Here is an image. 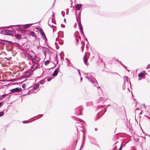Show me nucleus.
<instances>
[{
    "mask_svg": "<svg viewBox=\"0 0 150 150\" xmlns=\"http://www.w3.org/2000/svg\"><path fill=\"white\" fill-rule=\"evenodd\" d=\"M100 87V86H98V89Z\"/></svg>",
    "mask_w": 150,
    "mask_h": 150,
    "instance_id": "obj_54",
    "label": "nucleus"
},
{
    "mask_svg": "<svg viewBox=\"0 0 150 150\" xmlns=\"http://www.w3.org/2000/svg\"><path fill=\"white\" fill-rule=\"evenodd\" d=\"M14 32L12 30H2L0 32L1 34L7 35H11Z\"/></svg>",
    "mask_w": 150,
    "mask_h": 150,
    "instance_id": "obj_2",
    "label": "nucleus"
},
{
    "mask_svg": "<svg viewBox=\"0 0 150 150\" xmlns=\"http://www.w3.org/2000/svg\"><path fill=\"white\" fill-rule=\"evenodd\" d=\"M79 37L80 38H81V37L80 36H79Z\"/></svg>",
    "mask_w": 150,
    "mask_h": 150,
    "instance_id": "obj_57",
    "label": "nucleus"
},
{
    "mask_svg": "<svg viewBox=\"0 0 150 150\" xmlns=\"http://www.w3.org/2000/svg\"><path fill=\"white\" fill-rule=\"evenodd\" d=\"M59 68L56 69L54 71L53 73L52 74V76H55L57 75V74L59 71Z\"/></svg>",
    "mask_w": 150,
    "mask_h": 150,
    "instance_id": "obj_6",
    "label": "nucleus"
},
{
    "mask_svg": "<svg viewBox=\"0 0 150 150\" xmlns=\"http://www.w3.org/2000/svg\"><path fill=\"white\" fill-rule=\"evenodd\" d=\"M25 121H23V122H23V123H25Z\"/></svg>",
    "mask_w": 150,
    "mask_h": 150,
    "instance_id": "obj_46",
    "label": "nucleus"
},
{
    "mask_svg": "<svg viewBox=\"0 0 150 150\" xmlns=\"http://www.w3.org/2000/svg\"><path fill=\"white\" fill-rule=\"evenodd\" d=\"M78 25H79V29H80V30L81 32H83V28H82V25L81 23V21H80L79 22Z\"/></svg>",
    "mask_w": 150,
    "mask_h": 150,
    "instance_id": "obj_12",
    "label": "nucleus"
},
{
    "mask_svg": "<svg viewBox=\"0 0 150 150\" xmlns=\"http://www.w3.org/2000/svg\"><path fill=\"white\" fill-rule=\"evenodd\" d=\"M22 89L21 88H19L18 87L16 88H15L12 89L11 91L13 93H14L15 92H17L18 93L20 92L22 90Z\"/></svg>",
    "mask_w": 150,
    "mask_h": 150,
    "instance_id": "obj_4",
    "label": "nucleus"
},
{
    "mask_svg": "<svg viewBox=\"0 0 150 150\" xmlns=\"http://www.w3.org/2000/svg\"><path fill=\"white\" fill-rule=\"evenodd\" d=\"M3 150H5V149H4Z\"/></svg>",
    "mask_w": 150,
    "mask_h": 150,
    "instance_id": "obj_62",
    "label": "nucleus"
},
{
    "mask_svg": "<svg viewBox=\"0 0 150 150\" xmlns=\"http://www.w3.org/2000/svg\"><path fill=\"white\" fill-rule=\"evenodd\" d=\"M7 94H4V95H2L0 99H3L5 97L7 96Z\"/></svg>",
    "mask_w": 150,
    "mask_h": 150,
    "instance_id": "obj_19",
    "label": "nucleus"
},
{
    "mask_svg": "<svg viewBox=\"0 0 150 150\" xmlns=\"http://www.w3.org/2000/svg\"><path fill=\"white\" fill-rule=\"evenodd\" d=\"M81 48L82 49V52H83L84 49V47H83V45L81 47Z\"/></svg>",
    "mask_w": 150,
    "mask_h": 150,
    "instance_id": "obj_30",
    "label": "nucleus"
},
{
    "mask_svg": "<svg viewBox=\"0 0 150 150\" xmlns=\"http://www.w3.org/2000/svg\"><path fill=\"white\" fill-rule=\"evenodd\" d=\"M1 43H4L5 44H6L8 43V41L6 40H2L1 41Z\"/></svg>",
    "mask_w": 150,
    "mask_h": 150,
    "instance_id": "obj_22",
    "label": "nucleus"
},
{
    "mask_svg": "<svg viewBox=\"0 0 150 150\" xmlns=\"http://www.w3.org/2000/svg\"><path fill=\"white\" fill-rule=\"evenodd\" d=\"M116 61H117V62H119V61L118 59L116 60Z\"/></svg>",
    "mask_w": 150,
    "mask_h": 150,
    "instance_id": "obj_51",
    "label": "nucleus"
},
{
    "mask_svg": "<svg viewBox=\"0 0 150 150\" xmlns=\"http://www.w3.org/2000/svg\"><path fill=\"white\" fill-rule=\"evenodd\" d=\"M64 11H62L61 12V14L63 17L64 16L65 12L67 15H68L69 13V10H64Z\"/></svg>",
    "mask_w": 150,
    "mask_h": 150,
    "instance_id": "obj_11",
    "label": "nucleus"
},
{
    "mask_svg": "<svg viewBox=\"0 0 150 150\" xmlns=\"http://www.w3.org/2000/svg\"><path fill=\"white\" fill-rule=\"evenodd\" d=\"M79 121L81 122H83V123L84 122L82 120L80 119H79Z\"/></svg>",
    "mask_w": 150,
    "mask_h": 150,
    "instance_id": "obj_31",
    "label": "nucleus"
},
{
    "mask_svg": "<svg viewBox=\"0 0 150 150\" xmlns=\"http://www.w3.org/2000/svg\"><path fill=\"white\" fill-rule=\"evenodd\" d=\"M82 108L81 106H80L78 108H76L75 109V110L76 112H78L77 114L79 115H81V111L82 110Z\"/></svg>",
    "mask_w": 150,
    "mask_h": 150,
    "instance_id": "obj_3",
    "label": "nucleus"
},
{
    "mask_svg": "<svg viewBox=\"0 0 150 150\" xmlns=\"http://www.w3.org/2000/svg\"><path fill=\"white\" fill-rule=\"evenodd\" d=\"M81 33H82L83 35V37H84V38H85V35L84 34V33L83 32H83H81Z\"/></svg>",
    "mask_w": 150,
    "mask_h": 150,
    "instance_id": "obj_32",
    "label": "nucleus"
},
{
    "mask_svg": "<svg viewBox=\"0 0 150 150\" xmlns=\"http://www.w3.org/2000/svg\"><path fill=\"white\" fill-rule=\"evenodd\" d=\"M30 57H31V59L32 58H34V57H33V56H31L30 55Z\"/></svg>",
    "mask_w": 150,
    "mask_h": 150,
    "instance_id": "obj_45",
    "label": "nucleus"
},
{
    "mask_svg": "<svg viewBox=\"0 0 150 150\" xmlns=\"http://www.w3.org/2000/svg\"><path fill=\"white\" fill-rule=\"evenodd\" d=\"M149 119H150V117H147Z\"/></svg>",
    "mask_w": 150,
    "mask_h": 150,
    "instance_id": "obj_52",
    "label": "nucleus"
},
{
    "mask_svg": "<svg viewBox=\"0 0 150 150\" xmlns=\"http://www.w3.org/2000/svg\"><path fill=\"white\" fill-rule=\"evenodd\" d=\"M146 150H148V149H146Z\"/></svg>",
    "mask_w": 150,
    "mask_h": 150,
    "instance_id": "obj_58",
    "label": "nucleus"
},
{
    "mask_svg": "<svg viewBox=\"0 0 150 150\" xmlns=\"http://www.w3.org/2000/svg\"><path fill=\"white\" fill-rule=\"evenodd\" d=\"M11 25V26L12 27H14L16 26H18V25Z\"/></svg>",
    "mask_w": 150,
    "mask_h": 150,
    "instance_id": "obj_37",
    "label": "nucleus"
},
{
    "mask_svg": "<svg viewBox=\"0 0 150 150\" xmlns=\"http://www.w3.org/2000/svg\"><path fill=\"white\" fill-rule=\"evenodd\" d=\"M15 37L16 38L18 39V40H20L21 39V35L20 34H15Z\"/></svg>",
    "mask_w": 150,
    "mask_h": 150,
    "instance_id": "obj_7",
    "label": "nucleus"
},
{
    "mask_svg": "<svg viewBox=\"0 0 150 150\" xmlns=\"http://www.w3.org/2000/svg\"><path fill=\"white\" fill-rule=\"evenodd\" d=\"M140 79H140L139 78V80H140Z\"/></svg>",
    "mask_w": 150,
    "mask_h": 150,
    "instance_id": "obj_60",
    "label": "nucleus"
},
{
    "mask_svg": "<svg viewBox=\"0 0 150 150\" xmlns=\"http://www.w3.org/2000/svg\"><path fill=\"white\" fill-rule=\"evenodd\" d=\"M74 8V6L73 7V8Z\"/></svg>",
    "mask_w": 150,
    "mask_h": 150,
    "instance_id": "obj_61",
    "label": "nucleus"
},
{
    "mask_svg": "<svg viewBox=\"0 0 150 150\" xmlns=\"http://www.w3.org/2000/svg\"><path fill=\"white\" fill-rule=\"evenodd\" d=\"M34 58L37 62H38L40 59V58L36 55H35Z\"/></svg>",
    "mask_w": 150,
    "mask_h": 150,
    "instance_id": "obj_17",
    "label": "nucleus"
},
{
    "mask_svg": "<svg viewBox=\"0 0 150 150\" xmlns=\"http://www.w3.org/2000/svg\"><path fill=\"white\" fill-rule=\"evenodd\" d=\"M39 31L42 36H43L44 38H46V36L42 30V29H40V30Z\"/></svg>",
    "mask_w": 150,
    "mask_h": 150,
    "instance_id": "obj_14",
    "label": "nucleus"
},
{
    "mask_svg": "<svg viewBox=\"0 0 150 150\" xmlns=\"http://www.w3.org/2000/svg\"><path fill=\"white\" fill-rule=\"evenodd\" d=\"M22 87L23 88H25V84H23L22 85Z\"/></svg>",
    "mask_w": 150,
    "mask_h": 150,
    "instance_id": "obj_27",
    "label": "nucleus"
},
{
    "mask_svg": "<svg viewBox=\"0 0 150 150\" xmlns=\"http://www.w3.org/2000/svg\"><path fill=\"white\" fill-rule=\"evenodd\" d=\"M51 22L52 23H53L52 18H49V22L48 23V24L49 26L52 27L53 25L52 24L51 25L50 24Z\"/></svg>",
    "mask_w": 150,
    "mask_h": 150,
    "instance_id": "obj_8",
    "label": "nucleus"
},
{
    "mask_svg": "<svg viewBox=\"0 0 150 150\" xmlns=\"http://www.w3.org/2000/svg\"><path fill=\"white\" fill-rule=\"evenodd\" d=\"M122 149V145H121V146L120 147L119 150H121Z\"/></svg>",
    "mask_w": 150,
    "mask_h": 150,
    "instance_id": "obj_35",
    "label": "nucleus"
},
{
    "mask_svg": "<svg viewBox=\"0 0 150 150\" xmlns=\"http://www.w3.org/2000/svg\"><path fill=\"white\" fill-rule=\"evenodd\" d=\"M81 4H77L75 6L76 9H81Z\"/></svg>",
    "mask_w": 150,
    "mask_h": 150,
    "instance_id": "obj_13",
    "label": "nucleus"
},
{
    "mask_svg": "<svg viewBox=\"0 0 150 150\" xmlns=\"http://www.w3.org/2000/svg\"><path fill=\"white\" fill-rule=\"evenodd\" d=\"M4 114V112L3 111H1L0 112V117L3 116Z\"/></svg>",
    "mask_w": 150,
    "mask_h": 150,
    "instance_id": "obj_25",
    "label": "nucleus"
},
{
    "mask_svg": "<svg viewBox=\"0 0 150 150\" xmlns=\"http://www.w3.org/2000/svg\"><path fill=\"white\" fill-rule=\"evenodd\" d=\"M75 12L76 16L77 12V11H76H76H75Z\"/></svg>",
    "mask_w": 150,
    "mask_h": 150,
    "instance_id": "obj_43",
    "label": "nucleus"
},
{
    "mask_svg": "<svg viewBox=\"0 0 150 150\" xmlns=\"http://www.w3.org/2000/svg\"><path fill=\"white\" fill-rule=\"evenodd\" d=\"M82 147H83V146L82 145V146H81V148H80V149H79V150H81V148Z\"/></svg>",
    "mask_w": 150,
    "mask_h": 150,
    "instance_id": "obj_47",
    "label": "nucleus"
},
{
    "mask_svg": "<svg viewBox=\"0 0 150 150\" xmlns=\"http://www.w3.org/2000/svg\"><path fill=\"white\" fill-rule=\"evenodd\" d=\"M51 80V79L48 78L47 79V81H50Z\"/></svg>",
    "mask_w": 150,
    "mask_h": 150,
    "instance_id": "obj_36",
    "label": "nucleus"
},
{
    "mask_svg": "<svg viewBox=\"0 0 150 150\" xmlns=\"http://www.w3.org/2000/svg\"><path fill=\"white\" fill-rule=\"evenodd\" d=\"M65 19H64V21H65Z\"/></svg>",
    "mask_w": 150,
    "mask_h": 150,
    "instance_id": "obj_63",
    "label": "nucleus"
},
{
    "mask_svg": "<svg viewBox=\"0 0 150 150\" xmlns=\"http://www.w3.org/2000/svg\"><path fill=\"white\" fill-rule=\"evenodd\" d=\"M82 80V77H81L80 78V81H81Z\"/></svg>",
    "mask_w": 150,
    "mask_h": 150,
    "instance_id": "obj_44",
    "label": "nucleus"
},
{
    "mask_svg": "<svg viewBox=\"0 0 150 150\" xmlns=\"http://www.w3.org/2000/svg\"><path fill=\"white\" fill-rule=\"evenodd\" d=\"M78 73H79V76H81V73H80V71H79L80 70H79V69H78Z\"/></svg>",
    "mask_w": 150,
    "mask_h": 150,
    "instance_id": "obj_34",
    "label": "nucleus"
},
{
    "mask_svg": "<svg viewBox=\"0 0 150 150\" xmlns=\"http://www.w3.org/2000/svg\"><path fill=\"white\" fill-rule=\"evenodd\" d=\"M138 75L139 78L144 77L145 76L144 71L143 72L139 73Z\"/></svg>",
    "mask_w": 150,
    "mask_h": 150,
    "instance_id": "obj_9",
    "label": "nucleus"
},
{
    "mask_svg": "<svg viewBox=\"0 0 150 150\" xmlns=\"http://www.w3.org/2000/svg\"><path fill=\"white\" fill-rule=\"evenodd\" d=\"M110 105L109 104V105H107V106H110Z\"/></svg>",
    "mask_w": 150,
    "mask_h": 150,
    "instance_id": "obj_48",
    "label": "nucleus"
},
{
    "mask_svg": "<svg viewBox=\"0 0 150 150\" xmlns=\"http://www.w3.org/2000/svg\"><path fill=\"white\" fill-rule=\"evenodd\" d=\"M33 23H30V24H27L25 25V26H24L25 28H28L30 26L32 25Z\"/></svg>",
    "mask_w": 150,
    "mask_h": 150,
    "instance_id": "obj_16",
    "label": "nucleus"
},
{
    "mask_svg": "<svg viewBox=\"0 0 150 150\" xmlns=\"http://www.w3.org/2000/svg\"><path fill=\"white\" fill-rule=\"evenodd\" d=\"M43 48H44V49H45V50H48V48H46V47H43Z\"/></svg>",
    "mask_w": 150,
    "mask_h": 150,
    "instance_id": "obj_41",
    "label": "nucleus"
},
{
    "mask_svg": "<svg viewBox=\"0 0 150 150\" xmlns=\"http://www.w3.org/2000/svg\"><path fill=\"white\" fill-rule=\"evenodd\" d=\"M31 59L32 61V62L33 63H35L36 64H38V63H36L37 61H36V60L35 59L34 57V58H32Z\"/></svg>",
    "mask_w": 150,
    "mask_h": 150,
    "instance_id": "obj_18",
    "label": "nucleus"
},
{
    "mask_svg": "<svg viewBox=\"0 0 150 150\" xmlns=\"http://www.w3.org/2000/svg\"><path fill=\"white\" fill-rule=\"evenodd\" d=\"M85 39H86V40H87V38H85Z\"/></svg>",
    "mask_w": 150,
    "mask_h": 150,
    "instance_id": "obj_59",
    "label": "nucleus"
},
{
    "mask_svg": "<svg viewBox=\"0 0 150 150\" xmlns=\"http://www.w3.org/2000/svg\"><path fill=\"white\" fill-rule=\"evenodd\" d=\"M50 62V61L49 60H47L45 61V65H47Z\"/></svg>",
    "mask_w": 150,
    "mask_h": 150,
    "instance_id": "obj_24",
    "label": "nucleus"
},
{
    "mask_svg": "<svg viewBox=\"0 0 150 150\" xmlns=\"http://www.w3.org/2000/svg\"><path fill=\"white\" fill-rule=\"evenodd\" d=\"M43 116V115H38V117H37V119H39V118H40V117H42Z\"/></svg>",
    "mask_w": 150,
    "mask_h": 150,
    "instance_id": "obj_28",
    "label": "nucleus"
},
{
    "mask_svg": "<svg viewBox=\"0 0 150 150\" xmlns=\"http://www.w3.org/2000/svg\"><path fill=\"white\" fill-rule=\"evenodd\" d=\"M30 74V73L29 72H26L24 74V76H29Z\"/></svg>",
    "mask_w": 150,
    "mask_h": 150,
    "instance_id": "obj_23",
    "label": "nucleus"
},
{
    "mask_svg": "<svg viewBox=\"0 0 150 150\" xmlns=\"http://www.w3.org/2000/svg\"><path fill=\"white\" fill-rule=\"evenodd\" d=\"M65 25H63V24H62L61 25V26L62 27V28H64L65 27Z\"/></svg>",
    "mask_w": 150,
    "mask_h": 150,
    "instance_id": "obj_33",
    "label": "nucleus"
},
{
    "mask_svg": "<svg viewBox=\"0 0 150 150\" xmlns=\"http://www.w3.org/2000/svg\"><path fill=\"white\" fill-rule=\"evenodd\" d=\"M106 110H107V109H105L104 110L103 112H106Z\"/></svg>",
    "mask_w": 150,
    "mask_h": 150,
    "instance_id": "obj_40",
    "label": "nucleus"
},
{
    "mask_svg": "<svg viewBox=\"0 0 150 150\" xmlns=\"http://www.w3.org/2000/svg\"><path fill=\"white\" fill-rule=\"evenodd\" d=\"M3 105V103H0V107H1Z\"/></svg>",
    "mask_w": 150,
    "mask_h": 150,
    "instance_id": "obj_38",
    "label": "nucleus"
},
{
    "mask_svg": "<svg viewBox=\"0 0 150 150\" xmlns=\"http://www.w3.org/2000/svg\"><path fill=\"white\" fill-rule=\"evenodd\" d=\"M146 68L148 69H150V64L148 65Z\"/></svg>",
    "mask_w": 150,
    "mask_h": 150,
    "instance_id": "obj_29",
    "label": "nucleus"
},
{
    "mask_svg": "<svg viewBox=\"0 0 150 150\" xmlns=\"http://www.w3.org/2000/svg\"><path fill=\"white\" fill-rule=\"evenodd\" d=\"M128 84V81L127 79H126V81H125L124 82V85L123 86V89L125 90L127 87V86Z\"/></svg>",
    "mask_w": 150,
    "mask_h": 150,
    "instance_id": "obj_5",
    "label": "nucleus"
},
{
    "mask_svg": "<svg viewBox=\"0 0 150 150\" xmlns=\"http://www.w3.org/2000/svg\"><path fill=\"white\" fill-rule=\"evenodd\" d=\"M39 84H36L33 87V89H37L39 87Z\"/></svg>",
    "mask_w": 150,
    "mask_h": 150,
    "instance_id": "obj_21",
    "label": "nucleus"
},
{
    "mask_svg": "<svg viewBox=\"0 0 150 150\" xmlns=\"http://www.w3.org/2000/svg\"><path fill=\"white\" fill-rule=\"evenodd\" d=\"M137 110H139V108H137Z\"/></svg>",
    "mask_w": 150,
    "mask_h": 150,
    "instance_id": "obj_56",
    "label": "nucleus"
},
{
    "mask_svg": "<svg viewBox=\"0 0 150 150\" xmlns=\"http://www.w3.org/2000/svg\"><path fill=\"white\" fill-rule=\"evenodd\" d=\"M95 131H97V128H95Z\"/></svg>",
    "mask_w": 150,
    "mask_h": 150,
    "instance_id": "obj_50",
    "label": "nucleus"
},
{
    "mask_svg": "<svg viewBox=\"0 0 150 150\" xmlns=\"http://www.w3.org/2000/svg\"><path fill=\"white\" fill-rule=\"evenodd\" d=\"M85 77L89 81L91 82L96 87H97V85H98V83L93 76L91 73H85Z\"/></svg>",
    "mask_w": 150,
    "mask_h": 150,
    "instance_id": "obj_1",
    "label": "nucleus"
},
{
    "mask_svg": "<svg viewBox=\"0 0 150 150\" xmlns=\"http://www.w3.org/2000/svg\"><path fill=\"white\" fill-rule=\"evenodd\" d=\"M31 35L33 36H34L35 35V34L34 32H33L31 33Z\"/></svg>",
    "mask_w": 150,
    "mask_h": 150,
    "instance_id": "obj_26",
    "label": "nucleus"
},
{
    "mask_svg": "<svg viewBox=\"0 0 150 150\" xmlns=\"http://www.w3.org/2000/svg\"><path fill=\"white\" fill-rule=\"evenodd\" d=\"M79 16H80L81 15V11H79V13L78 14Z\"/></svg>",
    "mask_w": 150,
    "mask_h": 150,
    "instance_id": "obj_39",
    "label": "nucleus"
},
{
    "mask_svg": "<svg viewBox=\"0 0 150 150\" xmlns=\"http://www.w3.org/2000/svg\"><path fill=\"white\" fill-rule=\"evenodd\" d=\"M15 29L17 31H22L23 30V29L22 28L19 27H16Z\"/></svg>",
    "mask_w": 150,
    "mask_h": 150,
    "instance_id": "obj_15",
    "label": "nucleus"
},
{
    "mask_svg": "<svg viewBox=\"0 0 150 150\" xmlns=\"http://www.w3.org/2000/svg\"><path fill=\"white\" fill-rule=\"evenodd\" d=\"M83 59L84 62L85 63V64L87 65H88V64L87 63V57H86V55H85L84 56V57L83 58Z\"/></svg>",
    "mask_w": 150,
    "mask_h": 150,
    "instance_id": "obj_10",
    "label": "nucleus"
},
{
    "mask_svg": "<svg viewBox=\"0 0 150 150\" xmlns=\"http://www.w3.org/2000/svg\"><path fill=\"white\" fill-rule=\"evenodd\" d=\"M79 34V32H76V33H75V35H76V36L77 37V38L76 39V40L78 41V42H79V39H78L77 38V34Z\"/></svg>",
    "mask_w": 150,
    "mask_h": 150,
    "instance_id": "obj_20",
    "label": "nucleus"
},
{
    "mask_svg": "<svg viewBox=\"0 0 150 150\" xmlns=\"http://www.w3.org/2000/svg\"><path fill=\"white\" fill-rule=\"evenodd\" d=\"M113 146H114V147H116V145L115 146V144L113 145Z\"/></svg>",
    "mask_w": 150,
    "mask_h": 150,
    "instance_id": "obj_49",
    "label": "nucleus"
},
{
    "mask_svg": "<svg viewBox=\"0 0 150 150\" xmlns=\"http://www.w3.org/2000/svg\"><path fill=\"white\" fill-rule=\"evenodd\" d=\"M36 67H35V68H36Z\"/></svg>",
    "mask_w": 150,
    "mask_h": 150,
    "instance_id": "obj_64",
    "label": "nucleus"
},
{
    "mask_svg": "<svg viewBox=\"0 0 150 150\" xmlns=\"http://www.w3.org/2000/svg\"><path fill=\"white\" fill-rule=\"evenodd\" d=\"M149 119H150V117H147Z\"/></svg>",
    "mask_w": 150,
    "mask_h": 150,
    "instance_id": "obj_53",
    "label": "nucleus"
},
{
    "mask_svg": "<svg viewBox=\"0 0 150 150\" xmlns=\"http://www.w3.org/2000/svg\"><path fill=\"white\" fill-rule=\"evenodd\" d=\"M87 46L88 47V44H87L86 45V47H87Z\"/></svg>",
    "mask_w": 150,
    "mask_h": 150,
    "instance_id": "obj_55",
    "label": "nucleus"
},
{
    "mask_svg": "<svg viewBox=\"0 0 150 150\" xmlns=\"http://www.w3.org/2000/svg\"><path fill=\"white\" fill-rule=\"evenodd\" d=\"M66 59L67 60L68 62H69V60L68 59L66 58Z\"/></svg>",
    "mask_w": 150,
    "mask_h": 150,
    "instance_id": "obj_42",
    "label": "nucleus"
}]
</instances>
